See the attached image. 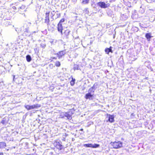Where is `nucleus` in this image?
Here are the masks:
<instances>
[{
    "instance_id": "31",
    "label": "nucleus",
    "mask_w": 155,
    "mask_h": 155,
    "mask_svg": "<svg viewBox=\"0 0 155 155\" xmlns=\"http://www.w3.org/2000/svg\"><path fill=\"white\" fill-rule=\"evenodd\" d=\"M83 129H81L80 130L81 131H83Z\"/></svg>"
},
{
    "instance_id": "28",
    "label": "nucleus",
    "mask_w": 155,
    "mask_h": 155,
    "mask_svg": "<svg viewBox=\"0 0 155 155\" xmlns=\"http://www.w3.org/2000/svg\"><path fill=\"white\" fill-rule=\"evenodd\" d=\"M53 42H54V41H53V40L50 41V42H51V44H53Z\"/></svg>"
},
{
    "instance_id": "21",
    "label": "nucleus",
    "mask_w": 155,
    "mask_h": 155,
    "mask_svg": "<svg viewBox=\"0 0 155 155\" xmlns=\"http://www.w3.org/2000/svg\"><path fill=\"white\" fill-rule=\"evenodd\" d=\"M73 68L74 70H78L79 69L78 65L77 64H74V67Z\"/></svg>"
},
{
    "instance_id": "32",
    "label": "nucleus",
    "mask_w": 155,
    "mask_h": 155,
    "mask_svg": "<svg viewBox=\"0 0 155 155\" xmlns=\"http://www.w3.org/2000/svg\"><path fill=\"white\" fill-rule=\"evenodd\" d=\"M53 59H56V58H55V57H54V58H53Z\"/></svg>"
},
{
    "instance_id": "20",
    "label": "nucleus",
    "mask_w": 155,
    "mask_h": 155,
    "mask_svg": "<svg viewBox=\"0 0 155 155\" xmlns=\"http://www.w3.org/2000/svg\"><path fill=\"white\" fill-rule=\"evenodd\" d=\"M25 107L28 110H30V105H25Z\"/></svg>"
},
{
    "instance_id": "17",
    "label": "nucleus",
    "mask_w": 155,
    "mask_h": 155,
    "mask_svg": "<svg viewBox=\"0 0 155 155\" xmlns=\"http://www.w3.org/2000/svg\"><path fill=\"white\" fill-rule=\"evenodd\" d=\"M70 32V31L69 30L67 29L65 31L64 33L65 35H66V36H68L69 35Z\"/></svg>"
},
{
    "instance_id": "6",
    "label": "nucleus",
    "mask_w": 155,
    "mask_h": 155,
    "mask_svg": "<svg viewBox=\"0 0 155 155\" xmlns=\"http://www.w3.org/2000/svg\"><path fill=\"white\" fill-rule=\"evenodd\" d=\"M100 145L97 144H84V146L86 147H92L93 148H96L98 147H99Z\"/></svg>"
},
{
    "instance_id": "22",
    "label": "nucleus",
    "mask_w": 155,
    "mask_h": 155,
    "mask_svg": "<svg viewBox=\"0 0 155 155\" xmlns=\"http://www.w3.org/2000/svg\"><path fill=\"white\" fill-rule=\"evenodd\" d=\"M146 37L148 39H150V35L148 33H147L146 35Z\"/></svg>"
},
{
    "instance_id": "2",
    "label": "nucleus",
    "mask_w": 155,
    "mask_h": 155,
    "mask_svg": "<svg viewBox=\"0 0 155 155\" xmlns=\"http://www.w3.org/2000/svg\"><path fill=\"white\" fill-rule=\"evenodd\" d=\"M71 112L69 111L68 112H62L60 114V116L61 118H64L66 117L68 119L71 120L72 118Z\"/></svg>"
},
{
    "instance_id": "10",
    "label": "nucleus",
    "mask_w": 155,
    "mask_h": 155,
    "mask_svg": "<svg viewBox=\"0 0 155 155\" xmlns=\"http://www.w3.org/2000/svg\"><path fill=\"white\" fill-rule=\"evenodd\" d=\"M49 13H46L45 14V22L48 24L50 21L49 19Z\"/></svg>"
},
{
    "instance_id": "29",
    "label": "nucleus",
    "mask_w": 155,
    "mask_h": 155,
    "mask_svg": "<svg viewBox=\"0 0 155 155\" xmlns=\"http://www.w3.org/2000/svg\"><path fill=\"white\" fill-rule=\"evenodd\" d=\"M13 148H15V147H11V149H13Z\"/></svg>"
},
{
    "instance_id": "33",
    "label": "nucleus",
    "mask_w": 155,
    "mask_h": 155,
    "mask_svg": "<svg viewBox=\"0 0 155 155\" xmlns=\"http://www.w3.org/2000/svg\"><path fill=\"white\" fill-rule=\"evenodd\" d=\"M22 7H20V8L21 9V8H22Z\"/></svg>"
},
{
    "instance_id": "13",
    "label": "nucleus",
    "mask_w": 155,
    "mask_h": 155,
    "mask_svg": "<svg viewBox=\"0 0 155 155\" xmlns=\"http://www.w3.org/2000/svg\"><path fill=\"white\" fill-rule=\"evenodd\" d=\"M6 146L5 142H0V149H2L5 148Z\"/></svg>"
},
{
    "instance_id": "9",
    "label": "nucleus",
    "mask_w": 155,
    "mask_h": 155,
    "mask_svg": "<svg viewBox=\"0 0 155 155\" xmlns=\"http://www.w3.org/2000/svg\"><path fill=\"white\" fill-rule=\"evenodd\" d=\"M93 97V94L90 93H88L86 94L85 97L87 99H89L90 100H92Z\"/></svg>"
},
{
    "instance_id": "8",
    "label": "nucleus",
    "mask_w": 155,
    "mask_h": 155,
    "mask_svg": "<svg viewBox=\"0 0 155 155\" xmlns=\"http://www.w3.org/2000/svg\"><path fill=\"white\" fill-rule=\"evenodd\" d=\"M107 117L108 118L107 121L110 123H112L114 122V115H111L110 114L107 115Z\"/></svg>"
},
{
    "instance_id": "24",
    "label": "nucleus",
    "mask_w": 155,
    "mask_h": 155,
    "mask_svg": "<svg viewBox=\"0 0 155 155\" xmlns=\"http://www.w3.org/2000/svg\"><path fill=\"white\" fill-rule=\"evenodd\" d=\"M41 47L43 48H45L46 47V45L45 44L41 43L40 45Z\"/></svg>"
},
{
    "instance_id": "19",
    "label": "nucleus",
    "mask_w": 155,
    "mask_h": 155,
    "mask_svg": "<svg viewBox=\"0 0 155 155\" xmlns=\"http://www.w3.org/2000/svg\"><path fill=\"white\" fill-rule=\"evenodd\" d=\"M55 65L57 67H60L61 65L59 61H57L55 62Z\"/></svg>"
},
{
    "instance_id": "34",
    "label": "nucleus",
    "mask_w": 155,
    "mask_h": 155,
    "mask_svg": "<svg viewBox=\"0 0 155 155\" xmlns=\"http://www.w3.org/2000/svg\"><path fill=\"white\" fill-rule=\"evenodd\" d=\"M15 78V76H14V78Z\"/></svg>"
},
{
    "instance_id": "4",
    "label": "nucleus",
    "mask_w": 155,
    "mask_h": 155,
    "mask_svg": "<svg viewBox=\"0 0 155 155\" xmlns=\"http://www.w3.org/2000/svg\"><path fill=\"white\" fill-rule=\"evenodd\" d=\"M98 6L102 8H105L110 6V4L108 3V2H106L105 3L104 2H99L97 3Z\"/></svg>"
},
{
    "instance_id": "5",
    "label": "nucleus",
    "mask_w": 155,
    "mask_h": 155,
    "mask_svg": "<svg viewBox=\"0 0 155 155\" xmlns=\"http://www.w3.org/2000/svg\"><path fill=\"white\" fill-rule=\"evenodd\" d=\"M54 146L59 150H61L63 149V147L61 142L56 141L54 143Z\"/></svg>"
},
{
    "instance_id": "25",
    "label": "nucleus",
    "mask_w": 155,
    "mask_h": 155,
    "mask_svg": "<svg viewBox=\"0 0 155 155\" xmlns=\"http://www.w3.org/2000/svg\"><path fill=\"white\" fill-rule=\"evenodd\" d=\"M148 3H151L154 2L155 0H145Z\"/></svg>"
},
{
    "instance_id": "18",
    "label": "nucleus",
    "mask_w": 155,
    "mask_h": 155,
    "mask_svg": "<svg viewBox=\"0 0 155 155\" xmlns=\"http://www.w3.org/2000/svg\"><path fill=\"white\" fill-rule=\"evenodd\" d=\"M89 0H83L81 3L83 4H88L89 2Z\"/></svg>"
},
{
    "instance_id": "23",
    "label": "nucleus",
    "mask_w": 155,
    "mask_h": 155,
    "mask_svg": "<svg viewBox=\"0 0 155 155\" xmlns=\"http://www.w3.org/2000/svg\"><path fill=\"white\" fill-rule=\"evenodd\" d=\"M75 80V79H74V80H73V79L72 81H71L70 82V83H71V84L72 86L74 85V83H75V82H74Z\"/></svg>"
},
{
    "instance_id": "27",
    "label": "nucleus",
    "mask_w": 155,
    "mask_h": 155,
    "mask_svg": "<svg viewBox=\"0 0 155 155\" xmlns=\"http://www.w3.org/2000/svg\"><path fill=\"white\" fill-rule=\"evenodd\" d=\"M1 123L3 124H5V121L3 120L2 121Z\"/></svg>"
},
{
    "instance_id": "12",
    "label": "nucleus",
    "mask_w": 155,
    "mask_h": 155,
    "mask_svg": "<svg viewBox=\"0 0 155 155\" xmlns=\"http://www.w3.org/2000/svg\"><path fill=\"white\" fill-rule=\"evenodd\" d=\"M40 107L41 105L38 104H34L30 106V109L31 110L37 108L38 107Z\"/></svg>"
},
{
    "instance_id": "7",
    "label": "nucleus",
    "mask_w": 155,
    "mask_h": 155,
    "mask_svg": "<svg viewBox=\"0 0 155 155\" xmlns=\"http://www.w3.org/2000/svg\"><path fill=\"white\" fill-rule=\"evenodd\" d=\"M66 53L65 50L59 51L57 54V57L59 59H61Z\"/></svg>"
},
{
    "instance_id": "16",
    "label": "nucleus",
    "mask_w": 155,
    "mask_h": 155,
    "mask_svg": "<svg viewBox=\"0 0 155 155\" xmlns=\"http://www.w3.org/2000/svg\"><path fill=\"white\" fill-rule=\"evenodd\" d=\"M26 58L27 61L28 62H30L31 60V57L29 55H27Z\"/></svg>"
},
{
    "instance_id": "1",
    "label": "nucleus",
    "mask_w": 155,
    "mask_h": 155,
    "mask_svg": "<svg viewBox=\"0 0 155 155\" xmlns=\"http://www.w3.org/2000/svg\"><path fill=\"white\" fill-rule=\"evenodd\" d=\"M31 23L30 22H28L24 24L23 26L21 28V31L22 32H24L23 33V35H24L25 34L26 36L30 35H28L29 33L28 32L29 27Z\"/></svg>"
},
{
    "instance_id": "15",
    "label": "nucleus",
    "mask_w": 155,
    "mask_h": 155,
    "mask_svg": "<svg viewBox=\"0 0 155 155\" xmlns=\"http://www.w3.org/2000/svg\"><path fill=\"white\" fill-rule=\"evenodd\" d=\"M94 85L93 86L91 87L88 90V93L91 94L92 93H94Z\"/></svg>"
},
{
    "instance_id": "3",
    "label": "nucleus",
    "mask_w": 155,
    "mask_h": 155,
    "mask_svg": "<svg viewBox=\"0 0 155 155\" xmlns=\"http://www.w3.org/2000/svg\"><path fill=\"white\" fill-rule=\"evenodd\" d=\"M110 144L114 148H119L122 147V143L120 141L111 142Z\"/></svg>"
},
{
    "instance_id": "11",
    "label": "nucleus",
    "mask_w": 155,
    "mask_h": 155,
    "mask_svg": "<svg viewBox=\"0 0 155 155\" xmlns=\"http://www.w3.org/2000/svg\"><path fill=\"white\" fill-rule=\"evenodd\" d=\"M58 30L59 32L61 33V34H62V30L63 28L62 26V24H58Z\"/></svg>"
},
{
    "instance_id": "30",
    "label": "nucleus",
    "mask_w": 155,
    "mask_h": 155,
    "mask_svg": "<svg viewBox=\"0 0 155 155\" xmlns=\"http://www.w3.org/2000/svg\"><path fill=\"white\" fill-rule=\"evenodd\" d=\"M0 155H3V153H0Z\"/></svg>"
},
{
    "instance_id": "14",
    "label": "nucleus",
    "mask_w": 155,
    "mask_h": 155,
    "mask_svg": "<svg viewBox=\"0 0 155 155\" xmlns=\"http://www.w3.org/2000/svg\"><path fill=\"white\" fill-rule=\"evenodd\" d=\"M105 51L106 53L107 54H109L110 52H112V50L111 49V47H110L109 48H106L105 50Z\"/></svg>"
},
{
    "instance_id": "26",
    "label": "nucleus",
    "mask_w": 155,
    "mask_h": 155,
    "mask_svg": "<svg viewBox=\"0 0 155 155\" xmlns=\"http://www.w3.org/2000/svg\"><path fill=\"white\" fill-rule=\"evenodd\" d=\"M64 18H62L61 19V20L59 22L58 24H62L61 23L64 22Z\"/></svg>"
}]
</instances>
